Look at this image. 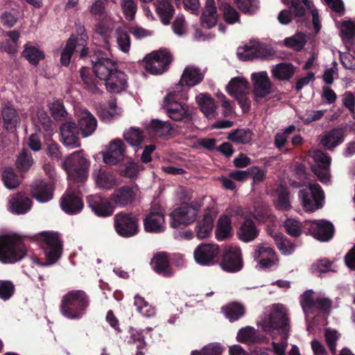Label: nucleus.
Returning a JSON list of instances; mask_svg holds the SVG:
<instances>
[{
	"instance_id": "obj_1",
	"label": "nucleus",
	"mask_w": 355,
	"mask_h": 355,
	"mask_svg": "<svg viewBox=\"0 0 355 355\" xmlns=\"http://www.w3.org/2000/svg\"><path fill=\"white\" fill-rule=\"evenodd\" d=\"M109 53L98 47L89 49L84 46L80 51V58L87 56L98 79L103 80L106 89L110 93L119 94L128 87L127 75L117 69V63L108 58Z\"/></svg>"
},
{
	"instance_id": "obj_2",
	"label": "nucleus",
	"mask_w": 355,
	"mask_h": 355,
	"mask_svg": "<svg viewBox=\"0 0 355 355\" xmlns=\"http://www.w3.org/2000/svg\"><path fill=\"white\" fill-rule=\"evenodd\" d=\"M89 304V297L85 291L72 290L62 297L60 310L68 319L80 320L86 314Z\"/></svg>"
},
{
	"instance_id": "obj_3",
	"label": "nucleus",
	"mask_w": 355,
	"mask_h": 355,
	"mask_svg": "<svg viewBox=\"0 0 355 355\" xmlns=\"http://www.w3.org/2000/svg\"><path fill=\"white\" fill-rule=\"evenodd\" d=\"M180 89V87H176L175 89L169 92L164 98L162 106L171 120L189 121L191 120L192 114L189 110L188 105L182 102L188 98V94Z\"/></svg>"
},
{
	"instance_id": "obj_4",
	"label": "nucleus",
	"mask_w": 355,
	"mask_h": 355,
	"mask_svg": "<svg viewBox=\"0 0 355 355\" xmlns=\"http://www.w3.org/2000/svg\"><path fill=\"white\" fill-rule=\"evenodd\" d=\"M24 243L15 236H0V261L3 263H14L26 255Z\"/></svg>"
},
{
	"instance_id": "obj_5",
	"label": "nucleus",
	"mask_w": 355,
	"mask_h": 355,
	"mask_svg": "<svg viewBox=\"0 0 355 355\" xmlns=\"http://www.w3.org/2000/svg\"><path fill=\"white\" fill-rule=\"evenodd\" d=\"M38 238L47 261L44 265L54 264L62 252V243L59 234L57 232H42Z\"/></svg>"
},
{
	"instance_id": "obj_6",
	"label": "nucleus",
	"mask_w": 355,
	"mask_h": 355,
	"mask_svg": "<svg viewBox=\"0 0 355 355\" xmlns=\"http://www.w3.org/2000/svg\"><path fill=\"white\" fill-rule=\"evenodd\" d=\"M173 60V55L166 49H159L146 55L144 59L145 69L153 75L167 71Z\"/></svg>"
},
{
	"instance_id": "obj_7",
	"label": "nucleus",
	"mask_w": 355,
	"mask_h": 355,
	"mask_svg": "<svg viewBox=\"0 0 355 355\" xmlns=\"http://www.w3.org/2000/svg\"><path fill=\"white\" fill-rule=\"evenodd\" d=\"M66 171L73 175L78 181L86 177L89 167V161L84 156L83 150L76 151L68 156L63 162Z\"/></svg>"
},
{
	"instance_id": "obj_8",
	"label": "nucleus",
	"mask_w": 355,
	"mask_h": 355,
	"mask_svg": "<svg viewBox=\"0 0 355 355\" xmlns=\"http://www.w3.org/2000/svg\"><path fill=\"white\" fill-rule=\"evenodd\" d=\"M114 227L120 236L130 238L139 232V219L131 213L120 211L114 217Z\"/></svg>"
},
{
	"instance_id": "obj_9",
	"label": "nucleus",
	"mask_w": 355,
	"mask_h": 355,
	"mask_svg": "<svg viewBox=\"0 0 355 355\" xmlns=\"http://www.w3.org/2000/svg\"><path fill=\"white\" fill-rule=\"evenodd\" d=\"M298 196L306 211H314L322 207L324 194L318 184H311L309 188L299 191Z\"/></svg>"
},
{
	"instance_id": "obj_10",
	"label": "nucleus",
	"mask_w": 355,
	"mask_h": 355,
	"mask_svg": "<svg viewBox=\"0 0 355 355\" xmlns=\"http://www.w3.org/2000/svg\"><path fill=\"white\" fill-rule=\"evenodd\" d=\"M300 302L305 313H313L318 311L329 313L332 306L331 300L328 297H315L312 290L304 292L300 296Z\"/></svg>"
},
{
	"instance_id": "obj_11",
	"label": "nucleus",
	"mask_w": 355,
	"mask_h": 355,
	"mask_svg": "<svg viewBox=\"0 0 355 355\" xmlns=\"http://www.w3.org/2000/svg\"><path fill=\"white\" fill-rule=\"evenodd\" d=\"M220 268L227 272H237L243 267L241 250L236 245H228L223 251Z\"/></svg>"
},
{
	"instance_id": "obj_12",
	"label": "nucleus",
	"mask_w": 355,
	"mask_h": 355,
	"mask_svg": "<svg viewBox=\"0 0 355 355\" xmlns=\"http://www.w3.org/2000/svg\"><path fill=\"white\" fill-rule=\"evenodd\" d=\"M220 247L214 243H201L193 252V257L200 266H212L219 262Z\"/></svg>"
},
{
	"instance_id": "obj_13",
	"label": "nucleus",
	"mask_w": 355,
	"mask_h": 355,
	"mask_svg": "<svg viewBox=\"0 0 355 355\" xmlns=\"http://www.w3.org/2000/svg\"><path fill=\"white\" fill-rule=\"evenodd\" d=\"M304 228L315 239L322 242L329 241L334 234L333 224L324 220L306 221Z\"/></svg>"
},
{
	"instance_id": "obj_14",
	"label": "nucleus",
	"mask_w": 355,
	"mask_h": 355,
	"mask_svg": "<svg viewBox=\"0 0 355 355\" xmlns=\"http://www.w3.org/2000/svg\"><path fill=\"white\" fill-rule=\"evenodd\" d=\"M266 332H271L273 330H279L283 338L288 337L290 330L289 320L287 313L279 309H275L270 314L268 321L263 326Z\"/></svg>"
},
{
	"instance_id": "obj_15",
	"label": "nucleus",
	"mask_w": 355,
	"mask_h": 355,
	"mask_svg": "<svg viewBox=\"0 0 355 355\" xmlns=\"http://www.w3.org/2000/svg\"><path fill=\"white\" fill-rule=\"evenodd\" d=\"M198 209L194 207L185 205L176 208L170 214V225L173 228H178L181 225H188L195 221Z\"/></svg>"
},
{
	"instance_id": "obj_16",
	"label": "nucleus",
	"mask_w": 355,
	"mask_h": 355,
	"mask_svg": "<svg viewBox=\"0 0 355 355\" xmlns=\"http://www.w3.org/2000/svg\"><path fill=\"white\" fill-rule=\"evenodd\" d=\"M86 201L88 207L98 217H109L114 211V206L112 203L110 198H107L100 195L94 194L87 196Z\"/></svg>"
},
{
	"instance_id": "obj_17",
	"label": "nucleus",
	"mask_w": 355,
	"mask_h": 355,
	"mask_svg": "<svg viewBox=\"0 0 355 355\" xmlns=\"http://www.w3.org/2000/svg\"><path fill=\"white\" fill-rule=\"evenodd\" d=\"M164 216L160 206H153L144 219V230L147 232L159 234L165 230Z\"/></svg>"
},
{
	"instance_id": "obj_18",
	"label": "nucleus",
	"mask_w": 355,
	"mask_h": 355,
	"mask_svg": "<svg viewBox=\"0 0 355 355\" xmlns=\"http://www.w3.org/2000/svg\"><path fill=\"white\" fill-rule=\"evenodd\" d=\"M255 99L263 98L273 93V85L266 71L253 73L251 76Z\"/></svg>"
},
{
	"instance_id": "obj_19",
	"label": "nucleus",
	"mask_w": 355,
	"mask_h": 355,
	"mask_svg": "<svg viewBox=\"0 0 355 355\" xmlns=\"http://www.w3.org/2000/svg\"><path fill=\"white\" fill-rule=\"evenodd\" d=\"M125 145L121 139H116L110 141L107 150L103 153V162L106 164L116 165L123 160Z\"/></svg>"
},
{
	"instance_id": "obj_20",
	"label": "nucleus",
	"mask_w": 355,
	"mask_h": 355,
	"mask_svg": "<svg viewBox=\"0 0 355 355\" xmlns=\"http://www.w3.org/2000/svg\"><path fill=\"white\" fill-rule=\"evenodd\" d=\"M110 200L115 207H125L132 205L136 198V193L130 186H123L114 191Z\"/></svg>"
},
{
	"instance_id": "obj_21",
	"label": "nucleus",
	"mask_w": 355,
	"mask_h": 355,
	"mask_svg": "<svg viewBox=\"0 0 355 355\" xmlns=\"http://www.w3.org/2000/svg\"><path fill=\"white\" fill-rule=\"evenodd\" d=\"M60 134L64 146L70 148H75L80 146L79 138L80 132L77 128L76 123L69 121L63 123L60 127Z\"/></svg>"
},
{
	"instance_id": "obj_22",
	"label": "nucleus",
	"mask_w": 355,
	"mask_h": 355,
	"mask_svg": "<svg viewBox=\"0 0 355 355\" xmlns=\"http://www.w3.org/2000/svg\"><path fill=\"white\" fill-rule=\"evenodd\" d=\"M345 129L337 126L325 132L322 136L320 144L327 150L333 151L336 147L340 145L345 140Z\"/></svg>"
},
{
	"instance_id": "obj_23",
	"label": "nucleus",
	"mask_w": 355,
	"mask_h": 355,
	"mask_svg": "<svg viewBox=\"0 0 355 355\" xmlns=\"http://www.w3.org/2000/svg\"><path fill=\"white\" fill-rule=\"evenodd\" d=\"M150 266L158 275L165 277H171L173 272L170 265L168 254L166 252H158L153 254Z\"/></svg>"
},
{
	"instance_id": "obj_24",
	"label": "nucleus",
	"mask_w": 355,
	"mask_h": 355,
	"mask_svg": "<svg viewBox=\"0 0 355 355\" xmlns=\"http://www.w3.org/2000/svg\"><path fill=\"white\" fill-rule=\"evenodd\" d=\"M3 128L9 132H13L20 125L21 118L17 110L10 104L1 109Z\"/></svg>"
},
{
	"instance_id": "obj_25",
	"label": "nucleus",
	"mask_w": 355,
	"mask_h": 355,
	"mask_svg": "<svg viewBox=\"0 0 355 355\" xmlns=\"http://www.w3.org/2000/svg\"><path fill=\"white\" fill-rule=\"evenodd\" d=\"M82 198L73 192H66L61 198L60 207L67 214L73 215L80 212L83 208Z\"/></svg>"
},
{
	"instance_id": "obj_26",
	"label": "nucleus",
	"mask_w": 355,
	"mask_h": 355,
	"mask_svg": "<svg viewBox=\"0 0 355 355\" xmlns=\"http://www.w3.org/2000/svg\"><path fill=\"white\" fill-rule=\"evenodd\" d=\"M53 185L43 180L35 181L31 185L32 196L40 202H46L53 198Z\"/></svg>"
},
{
	"instance_id": "obj_27",
	"label": "nucleus",
	"mask_w": 355,
	"mask_h": 355,
	"mask_svg": "<svg viewBox=\"0 0 355 355\" xmlns=\"http://www.w3.org/2000/svg\"><path fill=\"white\" fill-rule=\"evenodd\" d=\"M32 200L20 193H17L11 197L9 200V211L14 214H24L31 208Z\"/></svg>"
},
{
	"instance_id": "obj_28",
	"label": "nucleus",
	"mask_w": 355,
	"mask_h": 355,
	"mask_svg": "<svg viewBox=\"0 0 355 355\" xmlns=\"http://www.w3.org/2000/svg\"><path fill=\"white\" fill-rule=\"evenodd\" d=\"M204 78L203 74L200 69L193 67H187L184 69L178 87L182 89V86L189 87H193L199 84Z\"/></svg>"
},
{
	"instance_id": "obj_29",
	"label": "nucleus",
	"mask_w": 355,
	"mask_h": 355,
	"mask_svg": "<svg viewBox=\"0 0 355 355\" xmlns=\"http://www.w3.org/2000/svg\"><path fill=\"white\" fill-rule=\"evenodd\" d=\"M76 125L83 137H86L96 130L97 120L89 111H85L80 116Z\"/></svg>"
},
{
	"instance_id": "obj_30",
	"label": "nucleus",
	"mask_w": 355,
	"mask_h": 355,
	"mask_svg": "<svg viewBox=\"0 0 355 355\" xmlns=\"http://www.w3.org/2000/svg\"><path fill=\"white\" fill-rule=\"evenodd\" d=\"M196 101L200 111L208 119H214L216 116V108L215 101L208 94H200L196 96Z\"/></svg>"
},
{
	"instance_id": "obj_31",
	"label": "nucleus",
	"mask_w": 355,
	"mask_h": 355,
	"mask_svg": "<svg viewBox=\"0 0 355 355\" xmlns=\"http://www.w3.org/2000/svg\"><path fill=\"white\" fill-rule=\"evenodd\" d=\"M156 12L164 25H168L175 15V8L171 0H157Z\"/></svg>"
},
{
	"instance_id": "obj_32",
	"label": "nucleus",
	"mask_w": 355,
	"mask_h": 355,
	"mask_svg": "<svg viewBox=\"0 0 355 355\" xmlns=\"http://www.w3.org/2000/svg\"><path fill=\"white\" fill-rule=\"evenodd\" d=\"M200 19L207 28H211L216 25L218 15L215 0H206Z\"/></svg>"
},
{
	"instance_id": "obj_33",
	"label": "nucleus",
	"mask_w": 355,
	"mask_h": 355,
	"mask_svg": "<svg viewBox=\"0 0 355 355\" xmlns=\"http://www.w3.org/2000/svg\"><path fill=\"white\" fill-rule=\"evenodd\" d=\"M239 239L245 243L254 241L259 234L254 222L250 218H245L237 232Z\"/></svg>"
},
{
	"instance_id": "obj_34",
	"label": "nucleus",
	"mask_w": 355,
	"mask_h": 355,
	"mask_svg": "<svg viewBox=\"0 0 355 355\" xmlns=\"http://www.w3.org/2000/svg\"><path fill=\"white\" fill-rule=\"evenodd\" d=\"M215 236L216 239L219 241L232 237V220L229 216L223 215L218 218L215 230Z\"/></svg>"
},
{
	"instance_id": "obj_35",
	"label": "nucleus",
	"mask_w": 355,
	"mask_h": 355,
	"mask_svg": "<svg viewBox=\"0 0 355 355\" xmlns=\"http://www.w3.org/2000/svg\"><path fill=\"white\" fill-rule=\"evenodd\" d=\"M147 129L151 134L159 137L170 135L173 130L169 121H163L159 119H152L148 125Z\"/></svg>"
},
{
	"instance_id": "obj_36",
	"label": "nucleus",
	"mask_w": 355,
	"mask_h": 355,
	"mask_svg": "<svg viewBox=\"0 0 355 355\" xmlns=\"http://www.w3.org/2000/svg\"><path fill=\"white\" fill-rule=\"evenodd\" d=\"M81 80L85 87L93 94H98L101 90L98 87L97 76L94 71L88 67H82L80 70Z\"/></svg>"
},
{
	"instance_id": "obj_37",
	"label": "nucleus",
	"mask_w": 355,
	"mask_h": 355,
	"mask_svg": "<svg viewBox=\"0 0 355 355\" xmlns=\"http://www.w3.org/2000/svg\"><path fill=\"white\" fill-rule=\"evenodd\" d=\"M249 89L250 85L248 81L242 77L232 78L227 85L228 94L233 97L244 93H249Z\"/></svg>"
},
{
	"instance_id": "obj_38",
	"label": "nucleus",
	"mask_w": 355,
	"mask_h": 355,
	"mask_svg": "<svg viewBox=\"0 0 355 355\" xmlns=\"http://www.w3.org/2000/svg\"><path fill=\"white\" fill-rule=\"evenodd\" d=\"M239 60L243 61L252 60L262 56L261 45L259 44H245L239 46L236 53Z\"/></svg>"
},
{
	"instance_id": "obj_39",
	"label": "nucleus",
	"mask_w": 355,
	"mask_h": 355,
	"mask_svg": "<svg viewBox=\"0 0 355 355\" xmlns=\"http://www.w3.org/2000/svg\"><path fill=\"white\" fill-rule=\"evenodd\" d=\"M295 73V67L291 63L281 62L272 69V76L279 80H288Z\"/></svg>"
},
{
	"instance_id": "obj_40",
	"label": "nucleus",
	"mask_w": 355,
	"mask_h": 355,
	"mask_svg": "<svg viewBox=\"0 0 355 355\" xmlns=\"http://www.w3.org/2000/svg\"><path fill=\"white\" fill-rule=\"evenodd\" d=\"M214 227V218L209 214H205L196 225V236L200 239L208 238Z\"/></svg>"
},
{
	"instance_id": "obj_41",
	"label": "nucleus",
	"mask_w": 355,
	"mask_h": 355,
	"mask_svg": "<svg viewBox=\"0 0 355 355\" xmlns=\"http://www.w3.org/2000/svg\"><path fill=\"white\" fill-rule=\"evenodd\" d=\"M225 317L230 322H234L241 317L245 313V309L243 304L237 302L230 303L222 308Z\"/></svg>"
},
{
	"instance_id": "obj_42",
	"label": "nucleus",
	"mask_w": 355,
	"mask_h": 355,
	"mask_svg": "<svg viewBox=\"0 0 355 355\" xmlns=\"http://www.w3.org/2000/svg\"><path fill=\"white\" fill-rule=\"evenodd\" d=\"M140 170L141 166L138 163L130 160L119 166L118 173L121 177L135 180L137 178Z\"/></svg>"
},
{
	"instance_id": "obj_43",
	"label": "nucleus",
	"mask_w": 355,
	"mask_h": 355,
	"mask_svg": "<svg viewBox=\"0 0 355 355\" xmlns=\"http://www.w3.org/2000/svg\"><path fill=\"white\" fill-rule=\"evenodd\" d=\"M253 136V132L249 128H238L232 131L227 139L236 144H247L252 140Z\"/></svg>"
},
{
	"instance_id": "obj_44",
	"label": "nucleus",
	"mask_w": 355,
	"mask_h": 355,
	"mask_svg": "<svg viewBox=\"0 0 355 355\" xmlns=\"http://www.w3.org/2000/svg\"><path fill=\"white\" fill-rule=\"evenodd\" d=\"M21 54L23 57L34 66L37 65L39 62L44 58L43 51L35 46H29L28 44L24 45V49Z\"/></svg>"
},
{
	"instance_id": "obj_45",
	"label": "nucleus",
	"mask_w": 355,
	"mask_h": 355,
	"mask_svg": "<svg viewBox=\"0 0 355 355\" xmlns=\"http://www.w3.org/2000/svg\"><path fill=\"white\" fill-rule=\"evenodd\" d=\"M219 10L223 12V19L227 24H234L240 21L239 12L230 3H221Z\"/></svg>"
},
{
	"instance_id": "obj_46",
	"label": "nucleus",
	"mask_w": 355,
	"mask_h": 355,
	"mask_svg": "<svg viewBox=\"0 0 355 355\" xmlns=\"http://www.w3.org/2000/svg\"><path fill=\"white\" fill-rule=\"evenodd\" d=\"M96 185L105 190L112 189L116 184V179L112 173L105 171H100L95 177Z\"/></svg>"
},
{
	"instance_id": "obj_47",
	"label": "nucleus",
	"mask_w": 355,
	"mask_h": 355,
	"mask_svg": "<svg viewBox=\"0 0 355 355\" xmlns=\"http://www.w3.org/2000/svg\"><path fill=\"white\" fill-rule=\"evenodd\" d=\"M76 47V40L71 36L67 40L66 45L61 52L60 64L62 66L68 67L69 65Z\"/></svg>"
},
{
	"instance_id": "obj_48",
	"label": "nucleus",
	"mask_w": 355,
	"mask_h": 355,
	"mask_svg": "<svg viewBox=\"0 0 355 355\" xmlns=\"http://www.w3.org/2000/svg\"><path fill=\"white\" fill-rule=\"evenodd\" d=\"M105 0H96L89 8V12L96 21H107Z\"/></svg>"
},
{
	"instance_id": "obj_49",
	"label": "nucleus",
	"mask_w": 355,
	"mask_h": 355,
	"mask_svg": "<svg viewBox=\"0 0 355 355\" xmlns=\"http://www.w3.org/2000/svg\"><path fill=\"white\" fill-rule=\"evenodd\" d=\"M277 198L275 202V207L280 211H288L291 209L290 193L284 187L277 190Z\"/></svg>"
},
{
	"instance_id": "obj_50",
	"label": "nucleus",
	"mask_w": 355,
	"mask_h": 355,
	"mask_svg": "<svg viewBox=\"0 0 355 355\" xmlns=\"http://www.w3.org/2000/svg\"><path fill=\"white\" fill-rule=\"evenodd\" d=\"M121 8L126 20L132 21L138 10L136 0H121Z\"/></svg>"
},
{
	"instance_id": "obj_51",
	"label": "nucleus",
	"mask_w": 355,
	"mask_h": 355,
	"mask_svg": "<svg viewBox=\"0 0 355 355\" xmlns=\"http://www.w3.org/2000/svg\"><path fill=\"white\" fill-rule=\"evenodd\" d=\"M37 123L35 124V128L39 132H49L52 130V121L48 114L43 110H38L37 111Z\"/></svg>"
},
{
	"instance_id": "obj_52",
	"label": "nucleus",
	"mask_w": 355,
	"mask_h": 355,
	"mask_svg": "<svg viewBox=\"0 0 355 355\" xmlns=\"http://www.w3.org/2000/svg\"><path fill=\"white\" fill-rule=\"evenodd\" d=\"M273 238L277 248L282 254H290L294 251V245L290 243L289 241L283 234L277 233Z\"/></svg>"
},
{
	"instance_id": "obj_53",
	"label": "nucleus",
	"mask_w": 355,
	"mask_h": 355,
	"mask_svg": "<svg viewBox=\"0 0 355 355\" xmlns=\"http://www.w3.org/2000/svg\"><path fill=\"white\" fill-rule=\"evenodd\" d=\"M116 41L119 49L125 53L129 51L130 48V37L128 31L122 28L116 30Z\"/></svg>"
},
{
	"instance_id": "obj_54",
	"label": "nucleus",
	"mask_w": 355,
	"mask_h": 355,
	"mask_svg": "<svg viewBox=\"0 0 355 355\" xmlns=\"http://www.w3.org/2000/svg\"><path fill=\"white\" fill-rule=\"evenodd\" d=\"M125 140L131 146H138L143 141L142 132L139 128H131L123 134Z\"/></svg>"
},
{
	"instance_id": "obj_55",
	"label": "nucleus",
	"mask_w": 355,
	"mask_h": 355,
	"mask_svg": "<svg viewBox=\"0 0 355 355\" xmlns=\"http://www.w3.org/2000/svg\"><path fill=\"white\" fill-rule=\"evenodd\" d=\"M33 164V159L31 153L26 150H23L19 155L17 159V168L22 172L27 171Z\"/></svg>"
},
{
	"instance_id": "obj_56",
	"label": "nucleus",
	"mask_w": 355,
	"mask_h": 355,
	"mask_svg": "<svg viewBox=\"0 0 355 355\" xmlns=\"http://www.w3.org/2000/svg\"><path fill=\"white\" fill-rule=\"evenodd\" d=\"M2 181L10 189L17 188L19 184L18 176L12 169H6L2 173Z\"/></svg>"
},
{
	"instance_id": "obj_57",
	"label": "nucleus",
	"mask_w": 355,
	"mask_h": 355,
	"mask_svg": "<svg viewBox=\"0 0 355 355\" xmlns=\"http://www.w3.org/2000/svg\"><path fill=\"white\" fill-rule=\"evenodd\" d=\"M239 9L245 14L254 15L258 9L257 0H234Z\"/></svg>"
},
{
	"instance_id": "obj_58",
	"label": "nucleus",
	"mask_w": 355,
	"mask_h": 355,
	"mask_svg": "<svg viewBox=\"0 0 355 355\" xmlns=\"http://www.w3.org/2000/svg\"><path fill=\"white\" fill-rule=\"evenodd\" d=\"M237 340L240 343H254L256 341L254 328L246 327L240 329L237 334Z\"/></svg>"
},
{
	"instance_id": "obj_59",
	"label": "nucleus",
	"mask_w": 355,
	"mask_h": 355,
	"mask_svg": "<svg viewBox=\"0 0 355 355\" xmlns=\"http://www.w3.org/2000/svg\"><path fill=\"white\" fill-rule=\"evenodd\" d=\"M128 333L130 334V336L127 340L128 344L131 345L138 343L137 349H143L145 348L146 341L141 331H137L132 327H130Z\"/></svg>"
},
{
	"instance_id": "obj_60",
	"label": "nucleus",
	"mask_w": 355,
	"mask_h": 355,
	"mask_svg": "<svg viewBox=\"0 0 355 355\" xmlns=\"http://www.w3.org/2000/svg\"><path fill=\"white\" fill-rule=\"evenodd\" d=\"M284 3L290 5V10L293 16L296 17H302L306 14V7L300 0H285Z\"/></svg>"
},
{
	"instance_id": "obj_61",
	"label": "nucleus",
	"mask_w": 355,
	"mask_h": 355,
	"mask_svg": "<svg viewBox=\"0 0 355 355\" xmlns=\"http://www.w3.org/2000/svg\"><path fill=\"white\" fill-rule=\"evenodd\" d=\"M284 228L288 234L293 237H299L302 234L301 223L294 219H287L284 222Z\"/></svg>"
},
{
	"instance_id": "obj_62",
	"label": "nucleus",
	"mask_w": 355,
	"mask_h": 355,
	"mask_svg": "<svg viewBox=\"0 0 355 355\" xmlns=\"http://www.w3.org/2000/svg\"><path fill=\"white\" fill-rule=\"evenodd\" d=\"M15 293V286L12 282L0 280V298L4 301L8 300Z\"/></svg>"
},
{
	"instance_id": "obj_63",
	"label": "nucleus",
	"mask_w": 355,
	"mask_h": 355,
	"mask_svg": "<svg viewBox=\"0 0 355 355\" xmlns=\"http://www.w3.org/2000/svg\"><path fill=\"white\" fill-rule=\"evenodd\" d=\"M340 32L344 40H352L355 36V24L350 20L343 21Z\"/></svg>"
},
{
	"instance_id": "obj_64",
	"label": "nucleus",
	"mask_w": 355,
	"mask_h": 355,
	"mask_svg": "<svg viewBox=\"0 0 355 355\" xmlns=\"http://www.w3.org/2000/svg\"><path fill=\"white\" fill-rule=\"evenodd\" d=\"M222 347L218 344H210L203 347L201 351H192L191 355H221Z\"/></svg>"
}]
</instances>
